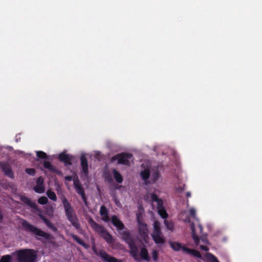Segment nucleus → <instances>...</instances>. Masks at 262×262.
<instances>
[{
    "label": "nucleus",
    "mask_w": 262,
    "mask_h": 262,
    "mask_svg": "<svg viewBox=\"0 0 262 262\" xmlns=\"http://www.w3.org/2000/svg\"><path fill=\"white\" fill-rule=\"evenodd\" d=\"M62 204L64 209L65 214L68 220L77 230H81V227L73 207L66 197L62 199Z\"/></svg>",
    "instance_id": "nucleus-1"
},
{
    "label": "nucleus",
    "mask_w": 262,
    "mask_h": 262,
    "mask_svg": "<svg viewBox=\"0 0 262 262\" xmlns=\"http://www.w3.org/2000/svg\"><path fill=\"white\" fill-rule=\"evenodd\" d=\"M88 223L93 230L97 232L107 243L112 244L114 243V240L113 236L102 225L97 223L92 217L88 220Z\"/></svg>",
    "instance_id": "nucleus-2"
},
{
    "label": "nucleus",
    "mask_w": 262,
    "mask_h": 262,
    "mask_svg": "<svg viewBox=\"0 0 262 262\" xmlns=\"http://www.w3.org/2000/svg\"><path fill=\"white\" fill-rule=\"evenodd\" d=\"M13 255L16 256L17 262H35L37 258L35 251L30 249L18 250Z\"/></svg>",
    "instance_id": "nucleus-3"
},
{
    "label": "nucleus",
    "mask_w": 262,
    "mask_h": 262,
    "mask_svg": "<svg viewBox=\"0 0 262 262\" xmlns=\"http://www.w3.org/2000/svg\"><path fill=\"white\" fill-rule=\"evenodd\" d=\"M122 239L128 245L130 249L129 253L135 260H138V248L136 245V241L128 231L120 233Z\"/></svg>",
    "instance_id": "nucleus-4"
},
{
    "label": "nucleus",
    "mask_w": 262,
    "mask_h": 262,
    "mask_svg": "<svg viewBox=\"0 0 262 262\" xmlns=\"http://www.w3.org/2000/svg\"><path fill=\"white\" fill-rule=\"evenodd\" d=\"M21 225L24 230L26 232H31L36 236L42 237L46 239H49L51 238V234L36 227L26 220H23Z\"/></svg>",
    "instance_id": "nucleus-5"
},
{
    "label": "nucleus",
    "mask_w": 262,
    "mask_h": 262,
    "mask_svg": "<svg viewBox=\"0 0 262 262\" xmlns=\"http://www.w3.org/2000/svg\"><path fill=\"white\" fill-rule=\"evenodd\" d=\"M133 157V156L130 153L121 152L112 157L111 159V161L113 162L117 161L118 164H122L125 166H130V162L129 160L130 159H132Z\"/></svg>",
    "instance_id": "nucleus-6"
},
{
    "label": "nucleus",
    "mask_w": 262,
    "mask_h": 262,
    "mask_svg": "<svg viewBox=\"0 0 262 262\" xmlns=\"http://www.w3.org/2000/svg\"><path fill=\"white\" fill-rule=\"evenodd\" d=\"M151 199L152 202L157 203V209L160 216L164 219L168 217V214L163 206V202L162 199H159L158 195L155 193L151 194Z\"/></svg>",
    "instance_id": "nucleus-7"
},
{
    "label": "nucleus",
    "mask_w": 262,
    "mask_h": 262,
    "mask_svg": "<svg viewBox=\"0 0 262 262\" xmlns=\"http://www.w3.org/2000/svg\"><path fill=\"white\" fill-rule=\"evenodd\" d=\"M170 245L171 248L175 251L182 250L183 252L187 254L196 257V250L189 249L184 246H182L181 243L176 242H170Z\"/></svg>",
    "instance_id": "nucleus-8"
},
{
    "label": "nucleus",
    "mask_w": 262,
    "mask_h": 262,
    "mask_svg": "<svg viewBox=\"0 0 262 262\" xmlns=\"http://www.w3.org/2000/svg\"><path fill=\"white\" fill-rule=\"evenodd\" d=\"M189 216L187 217L185 220V223H188L190 224V229L192 233V237L195 244L196 245V233L195 230V225L193 222L191 221V218L194 219L195 215V210L194 209H190L189 210Z\"/></svg>",
    "instance_id": "nucleus-9"
},
{
    "label": "nucleus",
    "mask_w": 262,
    "mask_h": 262,
    "mask_svg": "<svg viewBox=\"0 0 262 262\" xmlns=\"http://www.w3.org/2000/svg\"><path fill=\"white\" fill-rule=\"evenodd\" d=\"M137 222L139 229V233L141 237L146 240L148 237V228L147 225L143 222L140 219L137 217Z\"/></svg>",
    "instance_id": "nucleus-10"
},
{
    "label": "nucleus",
    "mask_w": 262,
    "mask_h": 262,
    "mask_svg": "<svg viewBox=\"0 0 262 262\" xmlns=\"http://www.w3.org/2000/svg\"><path fill=\"white\" fill-rule=\"evenodd\" d=\"M0 168L4 174L11 179H14V176L9 164L4 162H0Z\"/></svg>",
    "instance_id": "nucleus-11"
},
{
    "label": "nucleus",
    "mask_w": 262,
    "mask_h": 262,
    "mask_svg": "<svg viewBox=\"0 0 262 262\" xmlns=\"http://www.w3.org/2000/svg\"><path fill=\"white\" fill-rule=\"evenodd\" d=\"M80 165L81 166V172L85 177H87L89 174V167L87 158L84 154H81L80 156Z\"/></svg>",
    "instance_id": "nucleus-12"
},
{
    "label": "nucleus",
    "mask_w": 262,
    "mask_h": 262,
    "mask_svg": "<svg viewBox=\"0 0 262 262\" xmlns=\"http://www.w3.org/2000/svg\"><path fill=\"white\" fill-rule=\"evenodd\" d=\"M74 157L72 155L62 152L58 155V159L60 161L63 162L65 166L72 165V161L74 160Z\"/></svg>",
    "instance_id": "nucleus-13"
},
{
    "label": "nucleus",
    "mask_w": 262,
    "mask_h": 262,
    "mask_svg": "<svg viewBox=\"0 0 262 262\" xmlns=\"http://www.w3.org/2000/svg\"><path fill=\"white\" fill-rule=\"evenodd\" d=\"M99 256L105 262H122L121 260L110 255L104 251H99Z\"/></svg>",
    "instance_id": "nucleus-14"
},
{
    "label": "nucleus",
    "mask_w": 262,
    "mask_h": 262,
    "mask_svg": "<svg viewBox=\"0 0 262 262\" xmlns=\"http://www.w3.org/2000/svg\"><path fill=\"white\" fill-rule=\"evenodd\" d=\"M43 179L41 177H38L36 181V185L33 188L34 190L38 193H42L45 191V186L43 185Z\"/></svg>",
    "instance_id": "nucleus-15"
},
{
    "label": "nucleus",
    "mask_w": 262,
    "mask_h": 262,
    "mask_svg": "<svg viewBox=\"0 0 262 262\" xmlns=\"http://www.w3.org/2000/svg\"><path fill=\"white\" fill-rule=\"evenodd\" d=\"M111 222L115 226L118 231H121L125 229V226L119 217L114 215L111 217Z\"/></svg>",
    "instance_id": "nucleus-16"
},
{
    "label": "nucleus",
    "mask_w": 262,
    "mask_h": 262,
    "mask_svg": "<svg viewBox=\"0 0 262 262\" xmlns=\"http://www.w3.org/2000/svg\"><path fill=\"white\" fill-rule=\"evenodd\" d=\"M198 227L200 230V233L202 235L199 237L198 236V246L199 245L200 242L201 241L202 243L204 245H209V242L207 238V234L206 233H203V227L202 225L199 224L198 225Z\"/></svg>",
    "instance_id": "nucleus-17"
},
{
    "label": "nucleus",
    "mask_w": 262,
    "mask_h": 262,
    "mask_svg": "<svg viewBox=\"0 0 262 262\" xmlns=\"http://www.w3.org/2000/svg\"><path fill=\"white\" fill-rule=\"evenodd\" d=\"M20 200L24 203L26 204V205L30 207L31 208L35 210L38 209L37 205L35 203L32 202L30 198L25 195H21L20 197Z\"/></svg>",
    "instance_id": "nucleus-18"
},
{
    "label": "nucleus",
    "mask_w": 262,
    "mask_h": 262,
    "mask_svg": "<svg viewBox=\"0 0 262 262\" xmlns=\"http://www.w3.org/2000/svg\"><path fill=\"white\" fill-rule=\"evenodd\" d=\"M20 200L24 203L26 204V205L30 207L31 208L35 210L38 209L37 205L35 203L32 202L30 198L25 195H21L20 197Z\"/></svg>",
    "instance_id": "nucleus-19"
},
{
    "label": "nucleus",
    "mask_w": 262,
    "mask_h": 262,
    "mask_svg": "<svg viewBox=\"0 0 262 262\" xmlns=\"http://www.w3.org/2000/svg\"><path fill=\"white\" fill-rule=\"evenodd\" d=\"M109 211L107 208L104 205H102L100 209V214L101 216L102 220L105 222L110 221V219L108 216Z\"/></svg>",
    "instance_id": "nucleus-20"
},
{
    "label": "nucleus",
    "mask_w": 262,
    "mask_h": 262,
    "mask_svg": "<svg viewBox=\"0 0 262 262\" xmlns=\"http://www.w3.org/2000/svg\"><path fill=\"white\" fill-rule=\"evenodd\" d=\"M74 186L76 192L79 195H82L85 193V191L82 186L81 185L79 180L77 178L73 181Z\"/></svg>",
    "instance_id": "nucleus-21"
},
{
    "label": "nucleus",
    "mask_w": 262,
    "mask_h": 262,
    "mask_svg": "<svg viewBox=\"0 0 262 262\" xmlns=\"http://www.w3.org/2000/svg\"><path fill=\"white\" fill-rule=\"evenodd\" d=\"M150 176V170L149 168H145L140 172V177L144 180L146 185L150 184L149 178Z\"/></svg>",
    "instance_id": "nucleus-22"
},
{
    "label": "nucleus",
    "mask_w": 262,
    "mask_h": 262,
    "mask_svg": "<svg viewBox=\"0 0 262 262\" xmlns=\"http://www.w3.org/2000/svg\"><path fill=\"white\" fill-rule=\"evenodd\" d=\"M152 238L156 244H164L165 243V238L162 235V232L161 233H152Z\"/></svg>",
    "instance_id": "nucleus-23"
},
{
    "label": "nucleus",
    "mask_w": 262,
    "mask_h": 262,
    "mask_svg": "<svg viewBox=\"0 0 262 262\" xmlns=\"http://www.w3.org/2000/svg\"><path fill=\"white\" fill-rule=\"evenodd\" d=\"M140 256L142 259L146 261H149L150 260L148 250L144 245L140 249Z\"/></svg>",
    "instance_id": "nucleus-24"
},
{
    "label": "nucleus",
    "mask_w": 262,
    "mask_h": 262,
    "mask_svg": "<svg viewBox=\"0 0 262 262\" xmlns=\"http://www.w3.org/2000/svg\"><path fill=\"white\" fill-rule=\"evenodd\" d=\"M160 172L158 170H155L152 171L150 177V184L155 183L160 177Z\"/></svg>",
    "instance_id": "nucleus-25"
},
{
    "label": "nucleus",
    "mask_w": 262,
    "mask_h": 262,
    "mask_svg": "<svg viewBox=\"0 0 262 262\" xmlns=\"http://www.w3.org/2000/svg\"><path fill=\"white\" fill-rule=\"evenodd\" d=\"M113 173L116 181L118 183H121L123 182V177L119 172L114 169L113 170Z\"/></svg>",
    "instance_id": "nucleus-26"
},
{
    "label": "nucleus",
    "mask_w": 262,
    "mask_h": 262,
    "mask_svg": "<svg viewBox=\"0 0 262 262\" xmlns=\"http://www.w3.org/2000/svg\"><path fill=\"white\" fill-rule=\"evenodd\" d=\"M43 165L45 168L50 171L56 172L57 170L56 167L49 161H44Z\"/></svg>",
    "instance_id": "nucleus-27"
},
{
    "label": "nucleus",
    "mask_w": 262,
    "mask_h": 262,
    "mask_svg": "<svg viewBox=\"0 0 262 262\" xmlns=\"http://www.w3.org/2000/svg\"><path fill=\"white\" fill-rule=\"evenodd\" d=\"M204 259L210 262H219L217 258L210 253H207L204 255Z\"/></svg>",
    "instance_id": "nucleus-28"
},
{
    "label": "nucleus",
    "mask_w": 262,
    "mask_h": 262,
    "mask_svg": "<svg viewBox=\"0 0 262 262\" xmlns=\"http://www.w3.org/2000/svg\"><path fill=\"white\" fill-rule=\"evenodd\" d=\"M154 231L152 233H161L162 231L160 228V223L159 221H156L154 222Z\"/></svg>",
    "instance_id": "nucleus-29"
},
{
    "label": "nucleus",
    "mask_w": 262,
    "mask_h": 262,
    "mask_svg": "<svg viewBox=\"0 0 262 262\" xmlns=\"http://www.w3.org/2000/svg\"><path fill=\"white\" fill-rule=\"evenodd\" d=\"M71 237L77 243H78L79 244H80V245L84 247H86V244L84 242V241L81 239V238H79L78 237V236H77L76 235H75L74 234H71Z\"/></svg>",
    "instance_id": "nucleus-30"
},
{
    "label": "nucleus",
    "mask_w": 262,
    "mask_h": 262,
    "mask_svg": "<svg viewBox=\"0 0 262 262\" xmlns=\"http://www.w3.org/2000/svg\"><path fill=\"white\" fill-rule=\"evenodd\" d=\"M46 193L50 199L53 201H56L57 200V196L55 193L51 189H48Z\"/></svg>",
    "instance_id": "nucleus-31"
},
{
    "label": "nucleus",
    "mask_w": 262,
    "mask_h": 262,
    "mask_svg": "<svg viewBox=\"0 0 262 262\" xmlns=\"http://www.w3.org/2000/svg\"><path fill=\"white\" fill-rule=\"evenodd\" d=\"M12 258L10 255H5L0 259V262H12Z\"/></svg>",
    "instance_id": "nucleus-32"
},
{
    "label": "nucleus",
    "mask_w": 262,
    "mask_h": 262,
    "mask_svg": "<svg viewBox=\"0 0 262 262\" xmlns=\"http://www.w3.org/2000/svg\"><path fill=\"white\" fill-rule=\"evenodd\" d=\"M164 224L167 229L171 230V231L173 230V228H174V225L172 222L165 220L164 221Z\"/></svg>",
    "instance_id": "nucleus-33"
},
{
    "label": "nucleus",
    "mask_w": 262,
    "mask_h": 262,
    "mask_svg": "<svg viewBox=\"0 0 262 262\" xmlns=\"http://www.w3.org/2000/svg\"><path fill=\"white\" fill-rule=\"evenodd\" d=\"M36 156L38 158L42 159H48V156L42 151H38L36 152Z\"/></svg>",
    "instance_id": "nucleus-34"
},
{
    "label": "nucleus",
    "mask_w": 262,
    "mask_h": 262,
    "mask_svg": "<svg viewBox=\"0 0 262 262\" xmlns=\"http://www.w3.org/2000/svg\"><path fill=\"white\" fill-rule=\"evenodd\" d=\"M48 200L46 196H41L38 200V202L41 205H45L48 203Z\"/></svg>",
    "instance_id": "nucleus-35"
},
{
    "label": "nucleus",
    "mask_w": 262,
    "mask_h": 262,
    "mask_svg": "<svg viewBox=\"0 0 262 262\" xmlns=\"http://www.w3.org/2000/svg\"><path fill=\"white\" fill-rule=\"evenodd\" d=\"M25 171L26 173H27L30 176H34L35 173V169L34 168H26L25 169Z\"/></svg>",
    "instance_id": "nucleus-36"
},
{
    "label": "nucleus",
    "mask_w": 262,
    "mask_h": 262,
    "mask_svg": "<svg viewBox=\"0 0 262 262\" xmlns=\"http://www.w3.org/2000/svg\"><path fill=\"white\" fill-rule=\"evenodd\" d=\"M151 255L154 261H156L158 259V252L156 250H153Z\"/></svg>",
    "instance_id": "nucleus-37"
},
{
    "label": "nucleus",
    "mask_w": 262,
    "mask_h": 262,
    "mask_svg": "<svg viewBox=\"0 0 262 262\" xmlns=\"http://www.w3.org/2000/svg\"><path fill=\"white\" fill-rule=\"evenodd\" d=\"M48 227L54 232L57 231V228L55 227L51 222H50V223L48 225Z\"/></svg>",
    "instance_id": "nucleus-38"
},
{
    "label": "nucleus",
    "mask_w": 262,
    "mask_h": 262,
    "mask_svg": "<svg viewBox=\"0 0 262 262\" xmlns=\"http://www.w3.org/2000/svg\"><path fill=\"white\" fill-rule=\"evenodd\" d=\"M207 245H200V249L204 251H208L209 250V248L207 246Z\"/></svg>",
    "instance_id": "nucleus-39"
},
{
    "label": "nucleus",
    "mask_w": 262,
    "mask_h": 262,
    "mask_svg": "<svg viewBox=\"0 0 262 262\" xmlns=\"http://www.w3.org/2000/svg\"><path fill=\"white\" fill-rule=\"evenodd\" d=\"M81 199L83 201V202L84 203L85 205H88V202H87V199L85 195V193L83 194L82 195H81Z\"/></svg>",
    "instance_id": "nucleus-40"
},
{
    "label": "nucleus",
    "mask_w": 262,
    "mask_h": 262,
    "mask_svg": "<svg viewBox=\"0 0 262 262\" xmlns=\"http://www.w3.org/2000/svg\"><path fill=\"white\" fill-rule=\"evenodd\" d=\"M81 199L83 201V202L84 203L85 205H88V202H87V199L85 195V193L83 194L82 195H81Z\"/></svg>",
    "instance_id": "nucleus-41"
},
{
    "label": "nucleus",
    "mask_w": 262,
    "mask_h": 262,
    "mask_svg": "<svg viewBox=\"0 0 262 262\" xmlns=\"http://www.w3.org/2000/svg\"><path fill=\"white\" fill-rule=\"evenodd\" d=\"M15 140L16 142H20L21 141V138L19 134H17L15 136Z\"/></svg>",
    "instance_id": "nucleus-42"
},
{
    "label": "nucleus",
    "mask_w": 262,
    "mask_h": 262,
    "mask_svg": "<svg viewBox=\"0 0 262 262\" xmlns=\"http://www.w3.org/2000/svg\"><path fill=\"white\" fill-rule=\"evenodd\" d=\"M40 217L41 218V219L42 220L45 224H46L49 220L47 218H46V217L42 215H40Z\"/></svg>",
    "instance_id": "nucleus-43"
},
{
    "label": "nucleus",
    "mask_w": 262,
    "mask_h": 262,
    "mask_svg": "<svg viewBox=\"0 0 262 262\" xmlns=\"http://www.w3.org/2000/svg\"><path fill=\"white\" fill-rule=\"evenodd\" d=\"M3 214L2 213V212L0 211V223L2 222L3 219Z\"/></svg>",
    "instance_id": "nucleus-44"
},
{
    "label": "nucleus",
    "mask_w": 262,
    "mask_h": 262,
    "mask_svg": "<svg viewBox=\"0 0 262 262\" xmlns=\"http://www.w3.org/2000/svg\"><path fill=\"white\" fill-rule=\"evenodd\" d=\"M177 191L179 192H181L183 190V189H182L180 187L177 188Z\"/></svg>",
    "instance_id": "nucleus-45"
},
{
    "label": "nucleus",
    "mask_w": 262,
    "mask_h": 262,
    "mask_svg": "<svg viewBox=\"0 0 262 262\" xmlns=\"http://www.w3.org/2000/svg\"><path fill=\"white\" fill-rule=\"evenodd\" d=\"M66 179L68 181H71L72 180V177L71 176H68L66 178Z\"/></svg>",
    "instance_id": "nucleus-46"
},
{
    "label": "nucleus",
    "mask_w": 262,
    "mask_h": 262,
    "mask_svg": "<svg viewBox=\"0 0 262 262\" xmlns=\"http://www.w3.org/2000/svg\"><path fill=\"white\" fill-rule=\"evenodd\" d=\"M202 257V254L199 251H198V258H201Z\"/></svg>",
    "instance_id": "nucleus-47"
},
{
    "label": "nucleus",
    "mask_w": 262,
    "mask_h": 262,
    "mask_svg": "<svg viewBox=\"0 0 262 262\" xmlns=\"http://www.w3.org/2000/svg\"><path fill=\"white\" fill-rule=\"evenodd\" d=\"M186 196L189 197L190 196V193L189 192H187Z\"/></svg>",
    "instance_id": "nucleus-48"
},
{
    "label": "nucleus",
    "mask_w": 262,
    "mask_h": 262,
    "mask_svg": "<svg viewBox=\"0 0 262 262\" xmlns=\"http://www.w3.org/2000/svg\"><path fill=\"white\" fill-rule=\"evenodd\" d=\"M50 221L49 220L48 221V222L46 223V225L48 226V225L50 223Z\"/></svg>",
    "instance_id": "nucleus-49"
}]
</instances>
